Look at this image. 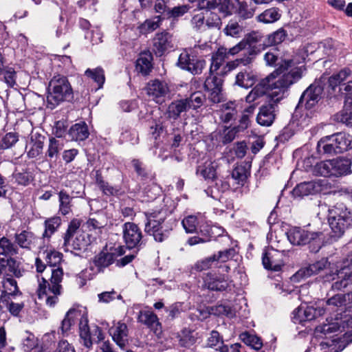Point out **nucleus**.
<instances>
[{"label": "nucleus", "instance_id": "56", "mask_svg": "<svg viewBox=\"0 0 352 352\" xmlns=\"http://www.w3.org/2000/svg\"><path fill=\"white\" fill-rule=\"evenodd\" d=\"M214 186H211V197L217 199L219 198V192H224L229 189L230 184L228 182L221 179H214Z\"/></svg>", "mask_w": 352, "mask_h": 352}, {"label": "nucleus", "instance_id": "62", "mask_svg": "<svg viewBox=\"0 0 352 352\" xmlns=\"http://www.w3.org/2000/svg\"><path fill=\"white\" fill-rule=\"evenodd\" d=\"M217 8L226 16L232 14L233 4L230 0H218Z\"/></svg>", "mask_w": 352, "mask_h": 352}, {"label": "nucleus", "instance_id": "19", "mask_svg": "<svg viewBox=\"0 0 352 352\" xmlns=\"http://www.w3.org/2000/svg\"><path fill=\"white\" fill-rule=\"evenodd\" d=\"M138 322L146 325L157 335L162 332V324L157 315L152 311H140L138 316Z\"/></svg>", "mask_w": 352, "mask_h": 352}, {"label": "nucleus", "instance_id": "49", "mask_svg": "<svg viewBox=\"0 0 352 352\" xmlns=\"http://www.w3.org/2000/svg\"><path fill=\"white\" fill-rule=\"evenodd\" d=\"M264 60L266 65L269 66H278V68L280 67L281 63H284V61L287 60H283L282 58L279 56L278 51L275 50L266 52L264 55Z\"/></svg>", "mask_w": 352, "mask_h": 352}, {"label": "nucleus", "instance_id": "6", "mask_svg": "<svg viewBox=\"0 0 352 352\" xmlns=\"http://www.w3.org/2000/svg\"><path fill=\"white\" fill-rule=\"evenodd\" d=\"M79 332L83 345L88 349L92 346L94 342H99L104 338V333L99 327L88 326V320L86 317H82L80 320Z\"/></svg>", "mask_w": 352, "mask_h": 352}, {"label": "nucleus", "instance_id": "37", "mask_svg": "<svg viewBox=\"0 0 352 352\" xmlns=\"http://www.w3.org/2000/svg\"><path fill=\"white\" fill-rule=\"evenodd\" d=\"M152 56L150 53H142L136 60V69L144 75L148 74L152 69Z\"/></svg>", "mask_w": 352, "mask_h": 352}, {"label": "nucleus", "instance_id": "23", "mask_svg": "<svg viewBox=\"0 0 352 352\" xmlns=\"http://www.w3.org/2000/svg\"><path fill=\"white\" fill-rule=\"evenodd\" d=\"M256 81V76L250 69H244L236 75L234 85L248 89L252 87Z\"/></svg>", "mask_w": 352, "mask_h": 352}, {"label": "nucleus", "instance_id": "36", "mask_svg": "<svg viewBox=\"0 0 352 352\" xmlns=\"http://www.w3.org/2000/svg\"><path fill=\"white\" fill-rule=\"evenodd\" d=\"M34 179L31 172L25 169L15 170L12 175V182L21 186H28Z\"/></svg>", "mask_w": 352, "mask_h": 352}, {"label": "nucleus", "instance_id": "52", "mask_svg": "<svg viewBox=\"0 0 352 352\" xmlns=\"http://www.w3.org/2000/svg\"><path fill=\"white\" fill-rule=\"evenodd\" d=\"M197 173H199L206 179H212V182L216 179V168L213 163L206 164L203 167L199 166Z\"/></svg>", "mask_w": 352, "mask_h": 352}, {"label": "nucleus", "instance_id": "45", "mask_svg": "<svg viewBox=\"0 0 352 352\" xmlns=\"http://www.w3.org/2000/svg\"><path fill=\"white\" fill-rule=\"evenodd\" d=\"M332 160H326L320 162L314 166V173L316 175L323 177L333 176L332 172Z\"/></svg>", "mask_w": 352, "mask_h": 352}, {"label": "nucleus", "instance_id": "63", "mask_svg": "<svg viewBox=\"0 0 352 352\" xmlns=\"http://www.w3.org/2000/svg\"><path fill=\"white\" fill-rule=\"evenodd\" d=\"M6 265L8 268V271L12 273L14 276L20 278L23 276V271L19 268V265L14 258L11 256L7 258Z\"/></svg>", "mask_w": 352, "mask_h": 352}, {"label": "nucleus", "instance_id": "28", "mask_svg": "<svg viewBox=\"0 0 352 352\" xmlns=\"http://www.w3.org/2000/svg\"><path fill=\"white\" fill-rule=\"evenodd\" d=\"M206 346L217 352L230 351V346L224 344L222 336L217 331H211L207 339Z\"/></svg>", "mask_w": 352, "mask_h": 352}, {"label": "nucleus", "instance_id": "61", "mask_svg": "<svg viewBox=\"0 0 352 352\" xmlns=\"http://www.w3.org/2000/svg\"><path fill=\"white\" fill-rule=\"evenodd\" d=\"M345 296L342 294H336L327 300V305L331 307L332 309L341 307L345 305Z\"/></svg>", "mask_w": 352, "mask_h": 352}, {"label": "nucleus", "instance_id": "18", "mask_svg": "<svg viewBox=\"0 0 352 352\" xmlns=\"http://www.w3.org/2000/svg\"><path fill=\"white\" fill-rule=\"evenodd\" d=\"M317 233L309 232L300 228H294L287 233V238L290 243L296 245H302L315 240Z\"/></svg>", "mask_w": 352, "mask_h": 352}, {"label": "nucleus", "instance_id": "34", "mask_svg": "<svg viewBox=\"0 0 352 352\" xmlns=\"http://www.w3.org/2000/svg\"><path fill=\"white\" fill-rule=\"evenodd\" d=\"M334 141L338 145L340 154L352 149V135L344 133L339 132L333 134Z\"/></svg>", "mask_w": 352, "mask_h": 352}, {"label": "nucleus", "instance_id": "35", "mask_svg": "<svg viewBox=\"0 0 352 352\" xmlns=\"http://www.w3.org/2000/svg\"><path fill=\"white\" fill-rule=\"evenodd\" d=\"M292 320L294 323H302V322L309 321L315 318V311L311 307L303 309L298 307L294 310Z\"/></svg>", "mask_w": 352, "mask_h": 352}, {"label": "nucleus", "instance_id": "5", "mask_svg": "<svg viewBox=\"0 0 352 352\" xmlns=\"http://www.w3.org/2000/svg\"><path fill=\"white\" fill-rule=\"evenodd\" d=\"M329 223L334 236H342L345 230L352 226V209L338 204L329 210Z\"/></svg>", "mask_w": 352, "mask_h": 352}, {"label": "nucleus", "instance_id": "58", "mask_svg": "<svg viewBox=\"0 0 352 352\" xmlns=\"http://www.w3.org/2000/svg\"><path fill=\"white\" fill-rule=\"evenodd\" d=\"M19 140V138L15 133H8L2 138L1 142V148L2 149H8L12 147Z\"/></svg>", "mask_w": 352, "mask_h": 352}, {"label": "nucleus", "instance_id": "9", "mask_svg": "<svg viewBox=\"0 0 352 352\" xmlns=\"http://www.w3.org/2000/svg\"><path fill=\"white\" fill-rule=\"evenodd\" d=\"M286 258L285 251H278L270 248L268 249L263 256V265L267 270L279 272L284 266Z\"/></svg>", "mask_w": 352, "mask_h": 352}, {"label": "nucleus", "instance_id": "27", "mask_svg": "<svg viewBox=\"0 0 352 352\" xmlns=\"http://www.w3.org/2000/svg\"><path fill=\"white\" fill-rule=\"evenodd\" d=\"M189 108V104L186 99L177 100L172 102L168 107V117L174 120H177L182 113L186 112Z\"/></svg>", "mask_w": 352, "mask_h": 352}, {"label": "nucleus", "instance_id": "17", "mask_svg": "<svg viewBox=\"0 0 352 352\" xmlns=\"http://www.w3.org/2000/svg\"><path fill=\"white\" fill-rule=\"evenodd\" d=\"M91 236L85 232H78L74 239H69V244L66 245L63 243V248L65 252H72L74 250L82 251L91 243Z\"/></svg>", "mask_w": 352, "mask_h": 352}, {"label": "nucleus", "instance_id": "47", "mask_svg": "<svg viewBox=\"0 0 352 352\" xmlns=\"http://www.w3.org/2000/svg\"><path fill=\"white\" fill-rule=\"evenodd\" d=\"M286 36V31L283 28H280L277 31L268 35L267 41L264 44L267 46L278 45L285 40Z\"/></svg>", "mask_w": 352, "mask_h": 352}, {"label": "nucleus", "instance_id": "60", "mask_svg": "<svg viewBox=\"0 0 352 352\" xmlns=\"http://www.w3.org/2000/svg\"><path fill=\"white\" fill-rule=\"evenodd\" d=\"M235 254V250L230 248L223 251H219L217 254H213L212 256H215V263L218 261L225 263L228 260L233 258Z\"/></svg>", "mask_w": 352, "mask_h": 352}, {"label": "nucleus", "instance_id": "1", "mask_svg": "<svg viewBox=\"0 0 352 352\" xmlns=\"http://www.w3.org/2000/svg\"><path fill=\"white\" fill-rule=\"evenodd\" d=\"M62 254L57 251H47L45 260L49 265L47 271L50 274V278L48 280L44 277L38 279L36 291L38 299L50 307L55 306L62 294L63 287L60 283L63 278V270L61 267H57L62 261Z\"/></svg>", "mask_w": 352, "mask_h": 352}, {"label": "nucleus", "instance_id": "4", "mask_svg": "<svg viewBox=\"0 0 352 352\" xmlns=\"http://www.w3.org/2000/svg\"><path fill=\"white\" fill-rule=\"evenodd\" d=\"M73 98L72 86L64 76H54L50 82L47 96L48 106L53 109L60 102Z\"/></svg>", "mask_w": 352, "mask_h": 352}, {"label": "nucleus", "instance_id": "26", "mask_svg": "<svg viewBox=\"0 0 352 352\" xmlns=\"http://www.w3.org/2000/svg\"><path fill=\"white\" fill-rule=\"evenodd\" d=\"M334 120L348 126L352 125V98L346 97L343 109L334 115Z\"/></svg>", "mask_w": 352, "mask_h": 352}, {"label": "nucleus", "instance_id": "31", "mask_svg": "<svg viewBox=\"0 0 352 352\" xmlns=\"http://www.w3.org/2000/svg\"><path fill=\"white\" fill-rule=\"evenodd\" d=\"M116 258V255L113 252H108L107 250H102L95 256L94 263L98 267L99 271L111 265Z\"/></svg>", "mask_w": 352, "mask_h": 352}, {"label": "nucleus", "instance_id": "57", "mask_svg": "<svg viewBox=\"0 0 352 352\" xmlns=\"http://www.w3.org/2000/svg\"><path fill=\"white\" fill-rule=\"evenodd\" d=\"M182 224L186 232H195L197 230L198 224L197 217L195 215H188L182 220Z\"/></svg>", "mask_w": 352, "mask_h": 352}, {"label": "nucleus", "instance_id": "11", "mask_svg": "<svg viewBox=\"0 0 352 352\" xmlns=\"http://www.w3.org/2000/svg\"><path fill=\"white\" fill-rule=\"evenodd\" d=\"M3 289L0 294V311L3 310L2 303H7L12 298L22 296L19 290L17 282L11 276L4 277L2 282Z\"/></svg>", "mask_w": 352, "mask_h": 352}, {"label": "nucleus", "instance_id": "38", "mask_svg": "<svg viewBox=\"0 0 352 352\" xmlns=\"http://www.w3.org/2000/svg\"><path fill=\"white\" fill-rule=\"evenodd\" d=\"M226 58V48L223 47H219L212 56L210 68V73L212 74L217 72Z\"/></svg>", "mask_w": 352, "mask_h": 352}, {"label": "nucleus", "instance_id": "30", "mask_svg": "<svg viewBox=\"0 0 352 352\" xmlns=\"http://www.w3.org/2000/svg\"><path fill=\"white\" fill-rule=\"evenodd\" d=\"M112 333L114 342L121 349H124L128 342V328L126 324L122 322H118Z\"/></svg>", "mask_w": 352, "mask_h": 352}, {"label": "nucleus", "instance_id": "21", "mask_svg": "<svg viewBox=\"0 0 352 352\" xmlns=\"http://www.w3.org/2000/svg\"><path fill=\"white\" fill-rule=\"evenodd\" d=\"M333 176L339 177L352 173V161L350 159L339 157L332 159Z\"/></svg>", "mask_w": 352, "mask_h": 352}, {"label": "nucleus", "instance_id": "29", "mask_svg": "<svg viewBox=\"0 0 352 352\" xmlns=\"http://www.w3.org/2000/svg\"><path fill=\"white\" fill-rule=\"evenodd\" d=\"M236 105L234 102H228L221 104L218 111L221 120L224 123L234 120L237 114Z\"/></svg>", "mask_w": 352, "mask_h": 352}, {"label": "nucleus", "instance_id": "44", "mask_svg": "<svg viewBox=\"0 0 352 352\" xmlns=\"http://www.w3.org/2000/svg\"><path fill=\"white\" fill-rule=\"evenodd\" d=\"M0 249L5 256H12L18 253V248L6 237L0 239Z\"/></svg>", "mask_w": 352, "mask_h": 352}, {"label": "nucleus", "instance_id": "54", "mask_svg": "<svg viewBox=\"0 0 352 352\" xmlns=\"http://www.w3.org/2000/svg\"><path fill=\"white\" fill-rule=\"evenodd\" d=\"M80 226V221L78 219H74L69 223L68 228L64 236L65 244L66 245L69 244V239L72 238L74 234L76 235L78 232H81L80 230H78Z\"/></svg>", "mask_w": 352, "mask_h": 352}, {"label": "nucleus", "instance_id": "39", "mask_svg": "<svg viewBox=\"0 0 352 352\" xmlns=\"http://www.w3.org/2000/svg\"><path fill=\"white\" fill-rule=\"evenodd\" d=\"M281 16L280 10L277 8H271L265 10L257 16V20L263 23H272L277 21Z\"/></svg>", "mask_w": 352, "mask_h": 352}, {"label": "nucleus", "instance_id": "43", "mask_svg": "<svg viewBox=\"0 0 352 352\" xmlns=\"http://www.w3.org/2000/svg\"><path fill=\"white\" fill-rule=\"evenodd\" d=\"M179 344L184 347H190L192 346L197 340V337L193 331L188 329H184L178 336Z\"/></svg>", "mask_w": 352, "mask_h": 352}, {"label": "nucleus", "instance_id": "48", "mask_svg": "<svg viewBox=\"0 0 352 352\" xmlns=\"http://www.w3.org/2000/svg\"><path fill=\"white\" fill-rule=\"evenodd\" d=\"M185 99L188 101L190 109H196L203 105L204 102L206 101V96L202 92L197 91Z\"/></svg>", "mask_w": 352, "mask_h": 352}, {"label": "nucleus", "instance_id": "24", "mask_svg": "<svg viewBox=\"0 0 352 352\" xmlns=\"http://www.w3.org/2000/svg\"><path fill=\"white\" fill-rule=\"evenodd\" d=\"M15 242L21 248L31 250L36 247L38 239L32 232L23 230L15 234Z\"/></svg>", "mask_w": 352, "mask_h": 352}, {"label": "nucleus", "instance_id": "42", "mask_svg": "<svg viewBox=\"0 0 352 352\" xmlns=\"http://www.w3.org/2000/svg\"><path fill=\"white\" fill-rule=\"evenodd\" d=\"M61 224V219L59 217H53L45 221V231L43 238H50Z\"/></svg>", "mask_w": 352, "mask_h": 352}, {"label": "nucleus", "instance_id": "16", "mask_svg": "<svg viewBox=\"0 0 352 352\" xmlns=\"http://www.w3.org/2000/svg\"><path fill=\"white\" fill-rule=\"evenodd\" d=\"M222 79L216 75H210L205 80L204 88L210 92L209 99L214 103L221 100Z\"/></svg>", "mask_w": 352, "mask_h": 352}, {"label": "nucleus", "instance_id": "53", "mask_svg": "<svg viewBox=\"0 0 352 352\" xmlns=\"http://www.w3.org/2000/svg\"><path fill=\"white\" fill-rule=\"evenodd\" d=\"M351 75V71L348 68H344L329 78V84L333 89L340 84L347 77Z\"/></svg>", "mask_w": 352, "mask_h": 352}, {"label": "nucleus", "instance_id": "12", "mask_svg": "<svg viewBox=\"0 0 352 352\" xmlns=\"http://www.w3.org/2000/svg\"><path fill=\"white\" fill-rule=\"evenodd\" d=\"M146 90L147 95L157 103H162L170 92L167 83L157 79L149 81Z\"/></svg>", "mask_w": 352, "mask_h": 352}, {"label": "nucleus", "instance_id": "13", "mask_svg": "<svg viewBox=\"0 0 352 352\" xmlns=\"http://www.w3.org/2000/svg\"><path fill=\"white\" fill-rule=\"evenodd\" d=\"M327 185L325 179H316L298 184L293 190L294 196L304 197L320 192Z\"/></svg>", "mask_w": 352, "mask_h": 352}, {"label": "nucleus", "instance_id": "22", "mask_svg": "<svg viewBox=\"0 0 352 352\" xmlns=\"http://www.w3.org/2000/svg\"><path fill=\"white\" fill-rule=\"evenodd\" d=\"M333 134L321 138L317 144V151L319 154L334 155L340 154Z\"/></svg>", "mask_w": 352, "mask_h": 352}, {"label": "nucleus", "instance_id": "51", "mask_svg": "<svg viewBox=\"0 0 352 352\" xmlns=\"http://www.w3.org/2000/svg\"><path fill=\"white\" fill-rule=\"evenodd\" d=\"M63 149V144L59 140L52 138L49 140L48 148L46 152V155L50 159L57 157L60 151Z\"/></svg>", "mask_w": 352, "mask_h": 352}, {"label": "nucleus", "instance_id": "32", "mask_svg": "<svg viewBox=\"0 0 352 352\" xmlns=\"http://www.w3.org/2000/svg\"><path fill=\"white\" fill-rule=\"evenodd\" d=\"M45 137L38 133L32 134L30 144L31 148L28 152L30 157L34 158L42 153Z\"/></svg>", "mask_w": 352, "mask_h": 352}, {"label": "nucleus", "instance_id": "10", "mask_svg": "<svg viewBox=\"0 0 352 352\" xmlns=\"http://www.w3.org/2000/svg\"><path fill=\"white\" fill-rule=\"evenodd\" d=\"M177 65L182 69L196 75L201 73L206 62L197 58L195 56L190 55L187 51H184L179 55Z\"/></svg>", "mask_w": 352, "mask_h": 352}, {"label": "nucleus", "instance_id": "33", "mask_svg": "<svg viewBox=\"0 0 352 352\" xmlns=\"http://www.w3.org/2000/svg\"><path fill=\"white\" fill-rule=\"evenodd\" d=\"M69 135L72 140L82 141L86 140L89 135L87 125L83 122L75 124L70 128Z\"/></svg>", "mask_w": 352, "mask_h": 352}, {"label": "nucleus", "instance_id": "14", "mask_svg": "<svg viewBox=\"0 0 352 352\" xmlns=\"http://www.w3.org/2000/svg\"><path fill=\"white\" fill-rule=\"evenodd\" d=\"M123 239L128 248L131 249L141 244L142 234L139 227L132 222L122 226Z\"/></svg>", "mask_w": 352, "mask_h": 352}, {"label": "nucleus", "instance_id": "46", "mask_svg": "<svg viewBox=\"0 0 352 352\" xmlns=\"http://www.w3.org/2000/svg\"><path fill=\"white\" fill-rule=\"evenodd\" d=\"M85 74L87 77L91 78L98 84V88L102 87L105 80L104 71L102 68L97 67L93 69H87Z\"/></svg>", "mask_w": 352, "mask_h": 352}, {"label": "nucleus", "instance_id": "3", "mask_svg": "<svg viewBox=\"0 0 352 352\" xmlns=\"http://www.w3.org/2000/svg\"><path fill=\"white\" fill-rule=\"evenodd\" d=\"M287 62H290L289 66L270 80V90L272 91L270 98L274 102H278L283 98L287 89L302 77L303 70L301 67L286 72L289 68L292 67L293 65L292 60L289 59L284 61V63H281L280 66L285 65Z\"/></svg>", "mask_w": 352, "mask_h": 352}, {"label": "nucleus", "instance_id": "25", "mask_svg": "<svg viewBox=\"0 0 352 352\" xmlns=\"http://www.w3.org/2000/svg\"><path fill=\"white\" fill-rule=\"evenodd\" d=\"M274 119L275 114L273 104L263 105L261 107L256 116L258 124L261 126H269L274 122Z\"/></svg>", "mask_w": 352, "mask_h": 352}, {"label": "nucleus", "instance_id": "41", "mask_svg": "<svg viewBox=\"0 0 352 352\" xmlns=\"http://www.w3.org/2000/svg\"><path fill=\"white\" fill-rule=\"evenodd\" d=\"M239 338L246 345L251 346L255 350L260 349L263 346V342L260 338L248 331L241 333Z\"/></svg>", "mask_w": 352, "mask_h": 352}, {"label": "nucleus", "instance_id": "2", "mask_svg": "<svg viewBox=\"0 0 352 352\" xmlns=\"http://www.w3.org/2000/svg\"><path fill=\"white\" fill-rule=\"evenodd\" d=\"M145 232L152 236L157 242H162L166 239L175 226V221L169 219L167 210L161 209L145 212Z\"/></svg>", "mask_w": 352, "mask_h": 352}, {"label": "nucleus", "instance_id": "55", "mask_svg": "<svg viewBox=\"0 0 352 352\" xmlns=\"http://www.w3.org/2000/svg\"><path fill=\"white\" fill-rule=\"evenodd\" d=\"M214 263L215 256L212 255L197 261L192 267V269L197 272H201L210 269Z\"/></svg>", "mask_w": 352, "mask_h": 352}, {"label": "nucleus", "instance_id": "20", "mask_svg": "<svg viewBox=\"0 0 352 352\" xmlns=\"http://www.w3.org/2000/svg\"><path fill=\"white\" fill-rule=\"evenodd\" d=\"M172 36L166 32L158 33L153 39V51L155 53L161 56L168 49L172 48Z\"/></svg>", "mask_w": 352, "mask_h": 352}, {"label": "nucleus", "instance_id": "59", "mask_svg": "<svg viewBox=\"0 0 352 352\" xmlns=\"http://www.w3.org/2000/svg\"><path fill=\"white\" fill-rule=\"evenodd\" d=\"M96 183L100 189L107 195H113L118 192V190L105 182L100 175H97Z\"/></svg>", "mask_w": 352, "mask_h": 352}, {"label": "nucleus", "instance_id": "50", "mask_svg": "<svg viewBox=\"0 0 352 352\" xmlns=\"http://www.w3.org/2000/svg\"><path fill=\"white\" fill-rule=\"evenodd\" d=\"M79 313L75 309H69L65 316V318L62 320L60 329L63 333L67 332L72 325L74 323V318L77 316Z\"/></svg>", "mask_w": 352, "mask_h": 352}, {"label": "nucleus", "instance_id": "8", "mask_svg": "<svg viewBox=\"0 0 352 352\" xmlns=\"http://www.w3.org/2000/svg\"><path fill=\"white\" fill-rule=\"evenodd\" d=\"M324 87L320 81L312 83L302 94L299 104L307 109H312L321 100Z\"/></svg>", "mask_w": 352, "mask_h": 352}, {"label": "nucleus", "instance_id": "7", "mask_svg": "<svg viewBox=\"0 0 352 352\" xmlns=\"http://www.w3.org/2000/svg\"><path fill=\"white\" fill-rule=\"evenodd\" d=\"M290 65V62H287L285 65H281L278 68L274 70L265 78L263 79L258 83L252 90L248 94L245 98L247 102L251 103L254 102L258 98L265 95L267 91L270 89V80L272 78L277 76L278 74L284 72Z\"/></svg>", "mask_w": 352, "mask_h": 352}, {"label": "nucleus", "instance_id": "40", "mask_svg": "<svg viewBox=\"0 0 352 352\" xmlns=\"http://www.w3.org/2000/svg\"><path fill=\"white\" fill-rule=\"evenodd\" d=\"M72 197L64 190L58 192L59 212L63 215H67L72 212Z\"/></svg>", "mask_w": 352, "mask_h": 352}, {"label": "nucleus", "instance_id": "64", "mask_svg": "<svg viewBox=\"0 0 352 352\" xmlns=\"http://www.w3.org/2000/svg\"><path fill=\"white\" fill-rule=\"evenodd\" d=\"M205 16L203 13L195 14L191 20V24L194 29L197 31L206 30Z\"/></svg>", "mask_w": 352, "mask_h": 352}, {"label": "nucleus", "instance_id": "15", "mask_svg": "<svg viewBox=\"0 0 352 352\" xmlns=\"http://www.w3.org/2000/svg\"><path fill=\"white\" fill-rule=\"evenodd\" d=\"M204 286L210 290L223 292L230 286L228 276L223 274L217 275L210 272L204 277Z\"/></svg>", "mask_w": 352, "mask_h": 352}]
</instances>
